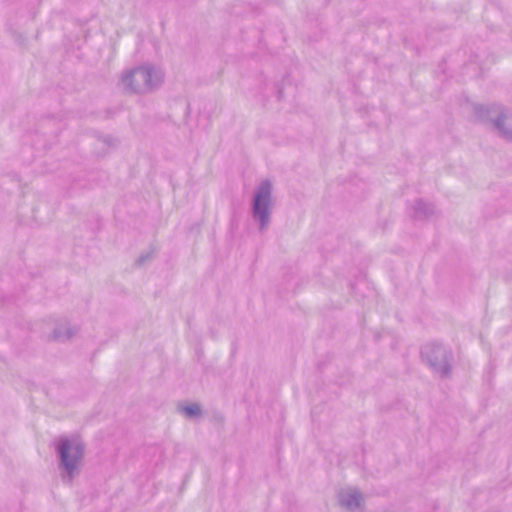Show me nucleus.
I'll list each match as a JSON object with an SVG mask.
<instances>
[{
	"mask_svg": "<svg viewBox=\"0 0 512 512\" xmlns=\"http://www.w3.org/2000/svg\"><path fill=\"white\" fill-rule=\"evenodd\" d=\"M60 454L66 470L71 472L76 462L81 458L82 447L79 443L65 440L61 443Z\"/></svg>",
	"mask_w": 512,
	"mask_h": 512,
	"instance_id": "f257e3e1",
	"label": "nucleus"
},
{
	"mask_svg": "<svg viewBox=\"0 0 512 512\" xmlns=\"http://www.w3.org/2000/svg\"><path fill=\"white\" fill-rule=\"evenodd\" d=\"M271 187L269 183H263L254 200V214L257 216L262 225L268 220V205Z\"/></svg>",
	"mask_w": 512,
	"mask_h": 512,
	"instance_id": "f03ea898",
	"label": "nucleus"
},
{
	"mask_svg": "<svg viewBox=\"0 0 512 512\" xmlns=\"http://www.w3.org/2000/svg\"><path fill=\"white\" fill-rule=\"evenodd\" d=\"M185 412L191 416L198 415L200 413V408L198 405H191L185 408Z\"/></svg>",
	"mask_w": 512,
	"mask_h": 512,
	"instance_id": "7ed1b4c3",
	"label": "nucleus"
},
{
	"mask_svg": "<svg viewBox=\"0 0 512 512\" xmlns=\"http://www.w3.org/2000/svg\"><path fill=\"white\" fill-rule=\"evenodd\" d=\"M133 75H140L145 79H148L150 77V73L148 70L140 69L133 72Z\"/></svg>",
	"mask_w": 512,
	"mask_h": 512,
	"instance_id": "20e7f679",
	"label": "nucleus"
}]
</instances>
